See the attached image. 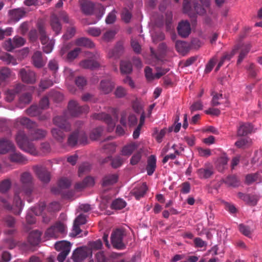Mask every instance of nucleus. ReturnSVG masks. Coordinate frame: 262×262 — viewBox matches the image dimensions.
Returning a JSON list of instances; mask_svg holds the SVG:
<instances>
[{
	"instance_id": "nucleus-50",
	"label": "nucleus",
	"mask_w": 262,
	"mask_h": 262,
	"mask_svg": "<svg viewBox=\"0 0 262 262\" xmlns=\"http://www.w3.org/2000/svg\"><path fill=\"white\" fill-rule=\"evenodd\" d=\"M143 150L140 149L136 153H135L131 158L130 163L132 165H136L141 160Z\"/></svg>"
},
{
	"instance_id": "nucleus-31",
	"label": "nucleus",
	"mask_w": 262,
	"mask_h": 262,
	"mask_svg": "<svg viewBox=\"0 0 262 262\" xmlns=\"http://www.w3.org/2000/svg\"><path fill=\"white\" fill-rule=\"evenodd\" d=\"M75 44L78 46L84 47L88 48H93L95 47L94 43L89 38L86 37H80L75 40Z\"/></svg>"
},
{
	"instance_id": "nucleus-55",
	"label": "nucleus",
	"mask_w": 262,
	"mask_h": 262,
	"mask_svg": "<svg viewBox=\"0 0 262 262\" xmlns=\"http://www.w3.org/2000/svg\"><path fill=\"white\" fill-rule=\"evenodd\" d=\"M91 166L89 163H84L82 164L79 167L78 175L79 177L82 176L83 174L89 172L90 170Z\"/></svg>"
},
{
	"instance_id": "nucleus-24",
	"label": "nucleus",
	"mask_w": 262,
	"mask_h": 262,
	"mask_svg": "<svg viewBox=\"0 0 262 262\" xmlns=\"http://www.w3.org/2000/svg\"><path fill=\"white\" fill-rule=\"evenodd\" d=\"M147 190V186L145 183L136 186L132 191V194L137 200L143 197Z\"/></svg>"
},
{
	"instance_id": "nucleus-18",
	"label": "nucleus",
	"mask_w": 262,
	"mask_h": 262,
	"mask_svg": "<svg viewBox=\"0 0 262 262\" xmlns=\"http://www.w3.org/2000/svg\"><path fill=\"white\" fill-rule=\"evenodd\" d=\"M14 149L15 147L11 141L6 138L0 139V154H6Z\"/></svg>"
},
{
	"instance_id": "nucleus-1",
	"label": "nucleus",
	"mask_w": 262,
	"mask_h": 262,
	"mask_svg": "<svg viewBox=\"0 0 262 262\" xmlns=\"http://www.w3.org/2000/svg\"><path fill=\"white\" fill-rule=\"evenodd\" d=\"M21 187L16 188L13 204L10 203V196L7 195L5 196L0 195L1 206L6 210L11 211L15 215H19L24 207V203L20 198V194L26 196H30L34 188L33 178L31 173L28 171L23 172L20 176Z\"/></svg>"
},
{
	"instance_id": "nucleus-59",
	"label": "nucleus",
	"mask_w": 262,
	"mask_h": 262,
	"mask_svg": "<svg viewBox=\"0 0 262 262\" xmlns=\"http://www.w3.org/2000/svg\"><path fill=\"white\" fill-rule=\"evenodd\" d=\"M71 185V181L67 178H61L58 182V186L62 189L68 188Z\"/></svg>"
},
{
	"instance_id": "nucleus-53",
	"label": "nucleus",
	"mask_w": 262,
	"mask_h": 262,
	"mask_svg": "<svg viewBox=\"0 0 262 262\" xmlns=\"http://www.w3.org/2000/svg\"><path fill=\"white\" fill-rule=\"evenodd\" d=\"M76 33V28L74 27H70L67 29L66 33L62 36L64 40H68L73 37Z\"/></svg>"
},
{
	"instance_id": "nucleus-14",
	"label": "nucleus",
	"mask_w": 262,
	"mask_h": 262,
	"mask_svg": "<svg viewBox=\"0 0 262 262\" xmlns=\"http://www.w3.org/2000/svg\"><path fill=\"white\" fill-rule=\"evenodd\" d=\"M92 117L93 119L103 120L108 125L107 129L108 132H112L115 126V123L108 114L104 113H95L92 115Z\"/></svg>"
},
{
	"instance_id": "nucleus-15",
	"label": "nucleus",
	"mask_w": 262,
	"mask_h": 262,
	"mask_svg": "<svg viewBox=\"0 0 262 262\" xmlns=\"http://www.w3.org/2000/svg\"><path fill=\"white\" fill-rule=\"evenodd\" d=\"M19 126H25L29 130L38 126L36 123L31 121L29 118L26 117H19L15 120L14 126L16 128H18Z\"/></svg>"
},
{
	"instance_id": "nucleus-32",
	"label": "nucleus",
	"mask_w": 262,
	"mask_h": 262,
	"mask_svg": "<svg viewBox=\"0 0 262 262\" xmlns=\"http://www.w3.org/2000/svg\"><path fill=\"white\" fill-rule=\"evenodd\" d=\"M11 74V70L8 67L0 68V85L6 82Z\"/></svg>"
},
{
	"instance_id": "nucleus-49",
	"label": "nucleus",
	"mask_w": 262,
	"mask_h": 262,
	"mask_svg": "<svg viewBox=\"0 0 262 262\" xmlns=\"http://www.w3.org/2000/svg\"><path fill=\"white\" fill-rule=\"evenodd\" d=\"M81 49L79 48H76L73 50L69 52L66 55L67 59L68 61L73 60L77 57Z\"/></svg>"
},
{
	"instance_id": "nucleus-21",
	"label": "nucleus",
	"mask_w": 262,
	"mask_h": 262,
	"mask_svg": "<svg viewBox=\"0 0 262 262\" xmlns=\"http://www.w3.org/2000/svg\"><path fill=\"white\" fill-rule=\"evenodd\" d=\"M115 87V83L110 80L105 79L100 81L99 90L103 94L110 93Z\"/></svg>"
},
{
	"instance_id": "nucleus-52",
	"label": "nucleus",
	"mask_w": 262,
	"mask_h": 262,
	"mask_svg": "<svg viewBox=\"0 0 262 262\" xmlns=\"http://www.w3.org/2000/svg\"><path fill=\"white\" fill-rule=\"evenodd\" d=\"M49 97L54 101L59 102L63 99V95L58 92H51L49 94Z\"/></svg>"
},
{
	"instance_id": "nucleus-64",
	"label": "nucleus",
	"mask_w": 262,
	"mask_h": 262,
	"mask_svg": "<svg viewBox=\"0 0 262 262\" xmlns=\"http://www.w3.org/2000/svg\"><path fill=\"white\" fill-rule=\"evenodd\" d=\"M12 40L15 48L20 47L25 43V40L21 37H15Z\"/></svg>"
},
{
	"instance_id": "nucleus-35",
	"label": "nucleus",
	"mask_w": 262,
	"mask_h": 262,
	"mask_svg": "<svg viewBox=\"0 0 262 262\" xmlns=\"http://www.w3.org/2000/svg\"><path fill=\"white\" fill-rule=\"evenodd\" d=\"M12 186V182L10 179H6L0 182V193L7 194L10 190Z\"/></svg>"
},
{
	"instance_id": "nucleus-30",
	"label": "nucleus",
	"mask_w": 262,
	"mask_h": 262,
	"mask_svg": "<svg viewBox=\"0 0 262 262\" xmlns=\"http://www.w3.org/2000/svg\"><path fill=\"white\" fill-rule=\"evenodd\" d=\"M118 179L117 174H109L104 176L102 180V186L106 187L115 184Z\"/></svg>"
},
{
	"instance_id": "nucleus-27",
	"label": "nucleus",
	"mask_w": 262,
	"mask_h": 262,
	"mask_svg": "<svg viewBox=\"0 0 262 262\" xmlns=\"http://www.w3.org/2000/svg\"><path fill=\"white\" fill-rule=\"evenodd\" d=\"M41 233L38 230H33L31 232L28 236L29 243L33 245H37L40 242Z\"/></svg>"
},
{
	"instance_id": "nucleus-10",
	"label": "nucleus",
	"mask_w": 262,
	"mask_h": 262,
	"mask_svg": "<svg viewBox=\"0 0 262 262\" xmlns=\"http://www.w3.org/2000/svg\"><path fill=\"white\" fill-rule=\"evenodd\" d=\"M18 75L21 81L27 84H34L37 79L36 74L29 67H26L19 70Z\"/></svg>"
},
{
	"instance_id": "nucleus-8",
	"label": "nucleus",
	"mask_w": 262,
	"mask_h": 262,
	"mask_svg": "<svg viewBox=\"0 0 262 262\" xmlns=\"http://www.w3.org/2000/svg\"><path fill=\"white\" fill-rule=\"evenodd\" d=\"M66 231V227L65 225L60 222H57L47 230L45 232V236L48 238H56L60 234H64Z\"/></svg>"
},
{
	"instance_id": "nucleus-58",
	"label": "nucleus",
	"mask_w": 262,
	"mask_h": 262,
	"mask_svg": "<svg viewBox=\"0 0 262 262\" xmlns=\"http://www.w3.org/2000/svg\"><path fill=\"white\" fill-rule=\"evenodd\" d=\"M89 248L92 250H99L102 246V243L100 239H97L96 241L91 242L89 243Z\"/></svg>"
},
{
	"instance_id": "nucleus-39",
	"label": "nucleus",
	"mask_w": 262,
	"mask_h": 262,
	"mask_svg": "<svg viewBox=\"0 0 262 262\" xmlns=\"http://www.w3.org/2000/svg\"><path fill=\"white\" fill-rule=\"evenodd\" d=\"M222 181L228 186L237 187L239 184V180L234 175L228 176L225 179H222Z\"/></svg>"
},
{
	"instance_id": "nucleus-19",
	"label": "nucleus",
	"mask_w": 262,
	"mask_h": 262,
	"mask_svg": "<svg viewBox=\"0 0 262 262\" xmlns=\"http://www.w3.org/2000/svg\"><path fill=\"white\" fill-rule=\"evenodd\" d=\"M177 30L180 36L184 38L187 37L191 30L190 23L187 20H182L178 24Z\"/></svg>"
},
{
	"instance_id": "nucleus-57",
	"label": "nucleus",
	"mask_w": 262,
	"mask_h": 262,
	"mask_svg": "<svg viewBox=\"0 0 262 262\" xmlns=\"http://www.w3.org/2000/svg\"><path fill=\"white\" fill-rule=\"evenodd\" d=\"M258 178V174L256 173L248 174L246 176L245 182L250 185L256 181Z\"/></svg>"
},
{
	"instance_id": "nucleus-60",
	"label": "nucleus",
	"mask_w": 262,
	"mask_h": 262,
	"mask_svg": "<svg viewBox=\"0 0 262 262\" xmlns=\"http://www.w3.org/2000/svg\"><path fill=\"white\" fill-rule=\"evenodd\" d=\"M123 159L120 156H117L112 159L111 165L114 168L120 167L123 164Z\"/></svg>"
},
{
	"instance_id": "nucleus-46",
	"label": "nucleus",
	"mask_w": 262,
	"mask_h": 262,
	"mask_svg": "<svg viewBox=\"0 0 262 262\" xmlns=\"http://www.w3.org/2000/svg\"><path fill=\"white\" fill-rule=\"evenodd\" d=\"M26 112L28 115L31 117H35L40 114V110L37 105H32L26 110Z\"/></svg>"
},
{
	"instance_id": "nucleus-38",
	"label": "nucleus",
	"mask_w": 262,
	"mask_h": 262,
	"mask_svg": "<svg viewBox=\"0 0 262 262\" xmlns=\"http://www.w3.org/2000/svg\"><path fill=\"white\" fill-rule=\"evenodd\" d=\"M123 47L120 43L117 44L116 47L108 52L109 57L118 58L123 53Z\"/></svg>"
},
{
	"instance_id": "nucleus-42",
	"label": "nucleus",
	"mask_w": 262,
	"mask_h": 262,
	"mask_svg": "<svg viewBox=\"0 0 262 262\" xmlns=\"http://www.w3.org/2000/svg\"><path fill=\"white\" fill-rule=\"evenodd\" d=\"M175 48L179 53L183 54L188 51V45L184 41L177 40L175 43Z\"/></svg>"
},
{
	"instance_id": "nucleus-29",
	"label": "nucleus",
	"mask_w": 262,
	"mask_h": 262,
	"mask_svg": "<svg viewBox=\"0 0 262 262\" xmlns=\"http://www.w3.org/2000/svg\"><path fill=\"white\" fill-rule=\"evenodd\" d=\"M94 180L92 177H87L82 182L76 183L75 185V188L77 190H81L86 187L92 186L94 185Z\"/></svg>"
},
{
	"instance_id": "nucleus-20",
	"label": "nucleus",
	"mask_w": 262,
	"mask_h": 262,
	"mask_svg": "<svg viewBox=\"0 0 262 262\" xmlns=\"http://www.w3.org/2000/svg\"><path fill=\"white\" fill-rule=\"evenodd\" d=\"M11 152L12 153L10 154L9 157V159L11 162L22 165L26 164L28 163L27 159L20 152L16 151L15 149Z\"/></svg>"
},
{
	"instance_id": "nucleus-62",
	"label": "nucleus",
	"mask_w": 262,
	"mask_h": 262,
	"mask_svg": "<svg viewBox=\"0 0 262 262\" xmlns=\"http://www.w3.org/2000/svg\"><path fill=\"white\" fill-rule=\"evenodd\" d=\"M116 11L113 10L107 16L105 19V22L107 24H112L114 23L116 19Z\"/></svg>"
},
{
	"instance_id": "nucleus-44",
	"label": "nucleus",
	"mask_w": 262,
	"mask_h": 262,
	"mask_svg": "<svg viewBox=\"0 0 262 262\" xmlns=\"http://www.w3.org/2000/svg\"><path fill=\"white\" fill-rule=\"evenodd\" d=\"M0 59L5 62L7 64L12 63L13 65H15L17 64L16 60L8 53H5L1 55Z\"/></svg>"
},
{
	"instance_id": "nucleus-36",
	"label": "nucleus",
	"mask_w": 262,
	"mask_h": 262,
	"mask_svg": "<svg viewBox=\"0 0 262 262\" xmlns=\"http://www.w3.org/2000/svg\"><path fill=\"white\" fill-rule=\"evenodd\" d=\"M120 69L121 74H130L133 70L132 64L128 61L122 60L120 63Z\"/></svg>"
},
{
	"instance_id": "nucleus-17",
	"label": "nucleus",
	"mask_w": 262,
	"mask_h": 262,
	"mask_svg": "<svg viewBox=\"0 0 262 262\" xmlns=\"http://www.w3.org/2000/svg\"><path fill=\"white\" fill-rule=\"evenodd\" d=\"M196 173L200 179H208L214 173L213 166L210 163H206L202 168L197 170Z\"/></svg>"
},
{
	"instance_id": "nucleus-6",
	"label": "nucleus",
	"mask_w": 262,
	"mask_h": 262,
	"mask_svg": "<svg viewBox=\"0 0 262 262\" xmlns=\"http://www.w3.org/2000/svg\"><path fill=\"white\" fill-rule=\"evenodd\" d=\"M125 235V230L122 229H117L112 233L111 239L114 248L118 250L125 249L126 245L123 241Z\"/></svg>"
},
{
	"instance_id": "nucleus-54",
	"label": "nucleus",
	"mask_w": 262,
	"mask_h": 262,
	"mask_svg": "<svg viewBox=\"0 0 262 262\" xmlns=\"http://www.w3.org/2000/svg\"><path fill=\"white\" fill-rule=\"evenodd\" d=\"M172 22V12H167L165 14V25L166 27V30L169 31L171 29Z\"/></svg>"
},
{
	"instance_id": "nucleus-43",
	"label": "nucleus",
	"mask_w": 262,
	"mask_h": 262,
	"mask_svg": "<svg viewBox=\"0 0 262 262\" xmlns=\"http://www.w3.org/2000/svg\"><path fill=\"white\" fill-rule=\"evenodd\" d=\"M125 201L121 199H117L113 201L111 204V208L113 209L120 210L126 206Z\"/></svg>"
},
{
	"instance_id": "nucleus-34",
	"label": "nucleus",
	"mask_w": 262,
	"mask_h": 262,
	"mask_svg": "<svg viewBox=\"0 0 262 262\" xmlns=\"http://www.w3.org/2000/svg\"><path fill=\"white\" fill-rule=\"evenodd\" d=\"M33 65L38 68L43 66L44 63L42 58V54L40 51L35 52L32 57Z\"/></svg>"
},
{
	"instance_id": "nucleus-33",
	"label": "nucleus",
	"mask_w": 262,
	"mask_h": 262,
	"mask_svg": "<svg viewBox=\"0 0 262 262\" xmlns=\"http://www.w3.org/2000/svg\"><path fill=\"white\" fill-rule=\"evenodd\" d=\"M137 147L138 144L136 142H131L127 144L122 148V155L125 156H129Z\"/></svg>"
},
{
	"instance_id": "nucleus-56",
	"label": "nucleus",
	"mask_w": 262,
	"mask_h": 262,
	"mask_svg": "<svg viewBox=\"0 0 262 262\" xmlns=\"http://www.w3.org/2000/svg\"><path fill=\"white\" fill-rule=\"evenodd\" d=\"M85 32L89 35L94 37L99 36L101 33L100 29L95 27H89L85 30Z\"/></svg>"
},
{
	"instance_id": "nucleus-4",
	"label": "nucleus",
	"mask_w": 262,
	"mask_h": 262,
	"mask_svg": "<svg viewBox=\"0 0 262 262\" xmlns=\"http://www.w3.org/2000/svg\"><path fill=\"white\" fill-rule=\"evenodd\" d=\"M37 29L39 34V39L42 45L43 51L46 53H50L54 47V40L50 39L47 35L45 25L42 23H38Z\"/></svg>"
},
{
	"instance_id": "nucleus-47",
	"label": "nucleus",
	"mask_w": 262,
	"mask_h": 262,
	"mask_svg": "<svg viewBox=\"0 0 262 262\" xmlns=\"http://www.w3.org/2000/svg\"><path fill=\"white\" fill-rule=\"evenodd\" d=\"M2 221L6 226L10 228H13L16 223L15 218L11 215L5 216L3 219Z\"/></svg>"
},
{
	"instance_id": "nucleus-22",
	"label": "nucleus",
	"mask_w": 262,
	"mask_h": 262,
	"mask_svg": "<svg viewBox=\"0 0 262 262\" xmlns=\"http://www.w3.org/2000/svg\"><path fill=\"white\" fill-rule=\"evenodd\" d=\"M79 3L82 12L85 15H92L96 9L95 5L91 2L80 0Z\"/></svg>"
},
{
	"instance_id": "nucleus-11",
	"label": "nucleus",
	"mask_w": 262,
	"mask_h": 262,
	"mask_svg": "<svg viewBox=\"0 0 262 262\" xmlns=\"http://www.w3.org/2000/svg\"><path fill=\"white\" fill-rule=\"evenodd\" d=\"M67 113H64L61 116H57L53 118V123L66 132L71 130V123L68 121Z\"/></svg>"
},
{
	"instance_id": "nucleus-7",
	"label": "nucleus",
	"mask_w": 262,
	"mask_h": 262,
	"mask_svg": "<svg viewBox=\"0 0 262 262\" xmlns=\"http://www.w3.org/2000/svg\"><path fill=\"white\" fill-rule=\"evenodd\" d=\"M89 111L88 105L80 106L76 101L71 100L69 102L68 110L64 113L69 116L77 117L82 113H87Z\"/></svg>"
},
{
	"instance_id": "nucleus-28",
	"label": "nucleus",
	"mask_w": 262,
	"mask_h": 262,
	"mask_svg": "<svg viewBox=\"0 0 262 262\" xmlns=\"http://www.w3.org/2000/svg\"><path fill=\"white\" fill-rule=\"evenodd\" d=\"M156 158L154 155L150 156L147 159V165L146 168L147 174L151 176L156 168Z\"/></svg>"
},
{
	"instance_id": "nucleus-41",
	"label": "nucleus",
	"mask_w": 262,
	"mask_h": 262,
	"mask_svg": "<svg viewBox=\"0 0 262 262\" xmlns=\"http://www.w3.org/2000/svg\"><path fill=\"white\" fill-rule=\"evenodd\" d=\"M250 48L251 46L249 44H246L243 45L242 47L239 55L238 56V58L237 61V64H239L243 61V60L245 58L247 54L249 53Z\"/></svg>"
},
{
	"instance_id": "nucleus-3",
	"label": "nucleus",
	"mask_w": 262,
	"mask_h": 262,
	"mask_svg": "<svg viewBox=\"0 0 262 262\" xmlns=\"http://www.w3.org/2000/svg\"><path fill=\"white\" fill-rule=\"evenodd\" d=\"M202 6L199 4L195 1L184 0L183 8L184 12L189 13L195 12L200 15H203L206 13L204 7H208L210 5V0H200Z\"/></svg>"
},
{
	"instance_id": "nucleus-2",
	"label": "nucleus",
	"mask_w": 262,
	"mask_h": 262,
	"mask_svg": "<svg viewBox=\"0 0 262 262\" xmlns=\"http://www.w3.org/2000/svg\"><path fill=\"white\" fill-rule=\"evenodd\" d=\"M35 128L29 130V137L21 130H18L15 136V140L18 147L23 151L33 156L37 155L38 151L31 141L41 140L47 135L46 130Z\"/></svg>"
},
{
	"instance_id": "nucleus-63",
	"label": "nucleus",
	"mask_w": 262,
	"mask_h": 262,
	"mask_svg": "<svg viewBox=\"0 0 262 262\" xmlns=\"http://www.w3.org/2000/svg\"><path fill=\"white\" fill-rule=\"evenodd\" d=\"M96 257L97 262H112L110 258L106 257L102 251L98 252Z\"/></svg>"
},
{
	"instance_id": "nucleus-51",
	"label": "nucleus",
	"mask_w": 262,
	"mask_h": 262,
	"mask_svg": "<svg viewBox=\"0 0 262 262\" xmlns=\"http://www.w3.org/2000/svg\"><path fill=\"white\" fill-rule=\"evenodd\" d=\"M132 17V13L126 8H124L121 13V18L125 23H128Z\"/></svg>"
},
{
	"instance_id": "nucleus-12",
	"label": "nucleus",
	"mask_w": 262,
	"mask_h": 262,
	"mask_svg": "<svg viewBox=\"0 0 262 262\" xmlns=\"http://www.w3.org/2000/svg\"><path fill=\"white\" fill-rule=\"evenodd\" d=\"M92 255L91 249L86 246L80 247L74 250L72 258L74 262H82L85 258Z\"/></svg>"
},
{
	"instance_id": "nucleus-48",
	"label": "nucleus",
	"mask_w": 262,
	"mask_h": 262,
	"mask_svg": "<svg viewBox=\"0 0 262 262\" xmlns=\"http://www.w3.org/2000/svg\"><path fill=\"white\" fill-rule=\"evenodd\" d=\"M45 207V203L44 202H41L37 206L32 207L31 210L35 215H40L42 214Z\"/></svg>"
},
{
	"instance_id": "nucleus-40",
	"label": "nucleus",
	"mask_w": 262,
	"mask_h": 262,
	"mask_svg": "<svg viewBox=\"0 0 262 262\" xmlns=\"http://www.w3.org/2000/svg\"><path fill=\"white\" fill-rule=\"evenodd\" d=\"M228 161V158L225 156L221 157L217 160L216 167L219 171L222 172L225 169Z\"/></svg>"
},
{
	"instance_id": "nucleus-25",
	"label": "nucleus",
	"mask_w": 262,
	"mask_h": 262,
	"mask_svg": "<svg viewBox=\"0 0 262 262\" xmlns=\"http://www.w3.org/2000/svg\"><path fill=\"white\" fill-rule=\"evenodd\" d=\"M79 65L83 69L94 70L99 67L100 63L96 60L88 59L82 60L80 62Z\"/></svg>"
},
{
	"instance_id": "nucleus-37",
	"label": "nucleus",
	"mask_w": 262,
	"mask_h": 262,
	"mask_svg": "<svg viewBox=\"0 0 262 262\" xmlns=\"http://www.w3.org/2000/svg\"><path fill=\"white\" fill-rule=\"evenodd\" d=\"M9 14L11 19L17 21L25 15V11L21 9H16L10 10Z\"/></svg>"
},
{
	"instance_id": "nucleus-45",
	"label": "nucleus",
	"mask_w": 262,
	"mask_h": 262,
	"mask_svg": "<svg viewBox=\"0 0 262 262\" xmlns=\"http://www.w3.org/2000/svg\"><path fill=\"white\" fill-rule=\"evenodd\" d=\"M32 98V94L29 92H26L20 96L19 101L20 104H27L31 101Z\"/></svg>"
},
{
	"instance_id": "nucleus-5",
	"label": "nucleus",
	"mask_w": 262,
	"mask_h": 262,
	"mask_svg": "<svg viewBox=\"0 0 262 262\" xmlns=\"http://www.w3.org/2000/svg\"><path fill=\"white\" fill-rule=\"evenodd\" d=\"M88 142V136L85 133L79 129H76L69 135L67 144L69 146L74 147L78 143L85 145Z\"/></svg>"
},
{
	"instance_id": "nucleus-61",
	"label": "nucleus",
	"mask_w": 262,
	"mask_h": 262,
	"mask_svg": "<svg viewBox=\"0 0 262 262\" xmlns=\"http://www.w3.org/2000/svg\"><path fill=\"white\" fill-rule=\"evenodd\" d=\"M156 71L157 73L155 75V77L157 79H159L163 75L167 73L169 71V69L156 67Z\"/></svg>"
},
{
	"instance_id": "nucleus-16",
	"label": "nucleus",
	"mask_w": 262,
	"mask_h": 262,
	"mask_svg": "<svg viewBox=\"0 0 262 262\" xmlns=\"http://www.w3.org/2000/svg\"><path fill=\"white\" fill-rule=\"evenodd\" d=\"M33 170L42 182L44 183L49 182L50 174L45 167L36 165L33 166Z\"/></svg>"
},
{
	"instance_id": "nucleus-13",
	"label": "nucleus",
	"mask_w": 262,
	"mask_h": 262,
	"mask_svg": "<svg viewBox=\"0 0 262 262\" xmlns=\"http://www.w3.org/2000/svg\"><path fill=\"white\" fill-rule=\"evenodd\" d=\"M255 132L253 125L249 122H241L237 127V136H246Z\"/></svg>"
},
{
	"instance_id": "nucleus-23",
	"label": "nucleus",
	"mask_w": 262,
	"mask_h": 262,
	"mask_svg": "<svg viewBox=\"0 0 262 262\" xmlns=\"http://www.w3.org/2000/svg\"><path fill=\"white\" fill-rule=\"evenodd\" d=\"M50 24L52 30L56 35H57L61 33L62 25L59 20V18L56 14H52L51 15Z\"/></svg>"
},
{
	"instance_id": "nucleus-9",
	"label": "nucleus",
	"mask_w": 262,
	"mask_h": 262,
	"mask_svg": "<svg viewBox=\"0 0 262 262\" xmlns=\"http://www.w3.org/2000/svg\"><path fill=\"white\" fill-rule=\"evenodd\" d=\"M71 244L67 241L57 242L55 244V248L60 252L57 256V260L59 262H63L67 255L70 252Z\"/></svg>"
},
{
	"instance_id": "nucleus-26",
	"label": "nucleus",
	"mask_w": 262,
	"mask_h": 262,
	"mask_svg": "<svg viewBox=\"0 0 262 262\" xmlns=\"http://www.w3.org/2000/svg\"><path fill=\"white\" fill-rule=\"evenodd\" d=\"M64 130L56 127L52 128L51 130V133L53 138L58 142L62 143L64 140L66 135Z\"/></svg>"
}]
</instances>
